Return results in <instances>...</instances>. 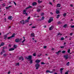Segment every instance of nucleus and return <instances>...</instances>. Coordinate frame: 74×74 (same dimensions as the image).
<instances>
[{
    "mask_svg": "<svg viewBox=\"0 0 74 74\" xmlns=\"http://www.w3.org/2000/svg\"><path fill=\"white\" fill-rule=\"evenodd\" d=\"M26 40L25 39H24L23 41H22V43H23L24 42H25V40Z\"/></svg>",
    "mask_w": 74,
    "mask_h": 74,
    "instance_id": "nucleus-44",
    "label": "nucleus"
},
{
    "mask_svg": "<svg viewBox=\"0 0 74 74\" xmlns=\"http://www.w3.org/2000/svg\"><path fill=\"white\" fill-rule=\"evenodd\" d=\"M15 49V48H11L9 49V51H14Z\"/></svg>",
    "mask_w": 74,
    "mask_h": 74,
    "instance_id": "nucleus-10",
    "label": "nucleus"
},
{
    "mask_svg": "<svg viewBox=\"0 0 74 74\" xmlns=\"http://www.w3.org/2000/svg\"><path fill=\"white\" fill-rule=\"evenodd\" d=\"M35 67H36V70H38V68L40 67V65L38 64H36L35 65Z\"/></svg>",
    "mask_w": 74,
    "mask_h": 74,
    "instance_id": "nucleus-3",
    "label": "nucleus"
},
{
    "mask_svg": "<svg viewBox=\"0 0 74 74\" xmlns=\"http://www.w3.org/2000/svg\"><path fill=\"white\" fill-rule=\"evenodd\" d=\"M64 69L63 68H61L60 69V71L61 72V74H62V71H63V70Z\"/></svg>",
    "mask_w": 74,
    "mask_h": 74,
    "instance_id": "nucleus-15",
    "label": "nucleus"
},
{
    "mask_svg": "<svg viewBox=\"0 0 74 74\" xmlns=\"http://www.w3.org/2000/svg\"><path fill=\"white\" fill-rule=\"evenodd\" d=\"M46 73H53V71H50L49 70H47L46 71Z\"/></svg>",
    "mask_w": 74,
    "mask_h": 74,
    "instance_id": "nucleus-14",
    "label": "nucleus"
},
{
    "mask_svg": "<svg viewBox=\"0 0 74 74\" xmlns=\"http://www.w3.org/2000/svg\"><path fill=\"white\" fill-rule=\"evenodd\" d=\"M40 56H41V54H40V55H38V57H40Z\"/></svg>",
    "mask_w": 74,
    "mask_h": 74,
    "instance_id": "nucleus-53",
    "label": "nucleus"
},
{
    "mask_svg": "<svg viewBox=\"0 0 74 74\" xmlns=\"http://www.w3.org/2000/svg\"><path fill=\"white\" fill-rule=\"evenodd\" d=\"M14 4H15V5H16V3H15V2H14Z\"/></svg>",
    "mask_w": 74,
    "mask_h": 74,
    "instance_id": "nucleus-50",
    "label": "nucleus"
},
{
    "mask_svg": "<svg viewBox=\"0 0 74 74\" xmlns=\"http://www.w3.org/2000/svg\"><path fill=\"white\" fill-rule=\"evenodd\" d=\"M24 20H22L20 21V23H21V24H24L25 23L24 22Z\"/></svg>",
    "mask_w": 74,
    "mask_h": 74,
    "instance_id": "nucleus-19",
    "label": "nucleus"
},
{
    "mask_svg": "<svg viewBox=\"0 0 74 74\" xmlns=\"http://www.w3.org/2000/svg\"><path fill=\"white\" fill-rule=\"evenodd\" d=\"M53 28V26H51L49 28V30H52V29Z\"/></svg>",
    "mask_w": 74,
    "mask_h": 74,
    "instance_id": "nucleus-13",
    "label": "nucleus"
},
{
    "mask_svg": "<svg viewBox=\"0 0 74 74\" xmlns=\"http://www.w3.org/2000/svg\"><path fill=\"white\" fill-rule=\"evenodd\" d=\"M1 55H2V54H3V52H1Z\"/></svg>",
    "mask_w": 74,
    "mask_h": 74,
    "instance_id": "nucleus-64",
    "label": "nucleus"
},
{
    "mask_svg": "<svg viewBox=\"0 0 74 74\" xmlns=\"http://www.w3.org/2000/svg\"><path fill=\"white\" fill-rule=\"evenodd\" d=\"M60 48H64V46H61V47H60Z\"/></svg>",
    "mask_w": 74,
    "mask_h": 74,
    "instance_id": "nucleus-46",
    "label": "nucleus"
},
{
    "mask_svg": "<svg viewBox=\"0 0 74 74\" xmlns=\"http://www.w3.org/2000/svg\"><path fill=\"white\" fill-rule=\"evenodd\" d=\"M51 15H53V13L51 12L50 13Z\"/></svg>",
    "mask_w": 74,
    "mask_h": 74,
    "instance_id": "nucleus-62",
    "label": "nucleus"
},
{
    "mask_svg": "<svg viewBox=\"0 0 74 74\" xmlns=\"http://www.w3.org/2000/svg\"><path fill=\"white\" fill-rule=\"evenodd\" d=\"M5 8L6 9H9V7H5Z\"/></svg>",
    "mask_w": 74,
    "mask_h": 74,
    "instance_id": "nucleus-48",
    "label": "nucleus"
},
{
    "mask_svg": "<svg viewBox=\"0 0 74 74\" xmlns=\"http://www.w3.org/2000/svg\"><path fill=\"white\" fill-rule=\"evenodd\" d=\"M14 48H16L17 47H18V46L17 45H15L14 46Z\"/></svg>",
    "mask_w": 74,
    "mask_h": 74,
    "instance_id": "nucleus-26",
    "label": "nucleus"
},
{
    "mask_svg": "<svg viewBox=\"0 0 74 74\" xmlns=\"http://www.w3.org/2000/svg\"><path fill=\"white\" fill-rule=\"evenodd\" d=\"M7 35H4V39H6L7 38Z\"/></svg>",
    "mask_w": 74,
    "mask_h": 74,
    "instance_id": "nucleus-23",
    "label": "nucleus"
},
{
    "mask_svg": "<svg viewBox=\"0 0 74 74\" xmlns=\"http://www.w3.org/2000/svg\"><path fill=\"white\" fill-rule=\"evenodd\" d=\"M38 3H42V1H40V0H38Z\"/></svg>",
    "mask_w": 74,
    "mask_h": 74,
    "instance_id": "nucleus-34",
    "label": "nucleus"
},
{
    "mask_svg": "<svg viewBox=\"0 0 74 74\" xmlns=\"http://www.w3.org/2000/svg\"><path fill=\"white\" fill-rule=\"evenodd\" d=\"M47 48V46H44V48Z\"/></svg>",
    "mask_w": 74,
    "mask_h": 74,
    "instance_id": "nucleus-51",
    "label": "nucleus"
},
{
    "mask_svg": "<svg viewBox=\"0 0 74 74\" xmlns=\"http://www.w3.org/2000/svg\"><path fill=\"white\" fill-rule=\"evenodd\" d=\"M30 19V16H29V17L27 18V19H28V20H29Z\"/></svg>",
    "mask_w": 74,
    "mask_h": 74,
    "instance_id": "nucleus-43",
    "label": "nucleus"
},
{
    "mask_svg": "<svg viewBox=\"0 0 74 74\" xmlns=\"http://www.w3.org/2000/svg\"><path fill=\"white\" fill-rule=\"evenodd\" d=\"M4 45V43L3 42L1 43V44L0 45V47L1 46H3Z\"/></svg>",
    "mask_w": 74,
    "mask_h": 74,
    "instance_id": "nucleus-20",
    "label": "nucleus"
},
{
    "mask_svg": "<svg viewBox=\"0 0 74 74\" xmlns=\"http://www.w3.org/2000/svg\"><path fill=\"white\" fill-rule=\"evenodd\" d=\"M32 28H36V27H32Z\"/></svg>",
    "mask_w": 74,
    "mask_h": 74,
    "instance_id": "nucleus-59",
    "label": "nucleus"
},
{
    "mask_svg": "<svg viewBox=\"0 0 74 74\" xmlns=\"http://www.w3.org/2000/svg\"><path fill=\"white\" fill-rule=\"evenodd\" d=\"M32 7L30 6H29L27 7V8H26V9H29L30 8H32Z\"/></svg>",
    "mask_w": 74,
    "mask_h": 74,
    "instance_id": "nucleus-17",
    "label": "nucleus"
},
{
    "mask_svg": "<svg viewBox=\"0 0 74 74\" xmlns=\"http://www.w3.org/2000/svg\"><path fill=\"white\" fill-rule=\"evenodd\" d=\"M40 61L39 60H37L36 61V62L37 63H40Z\"/></svg>",
    "mask_w": 74,
    "mask_h": 74,
    "instance_id": "nucleus-12",
    "label": "nucleus"
},
{
    "mask_svg": "<svg viewBox=\"0 0 74 74\" xmlns=\"http://www.w3.org/2000/svg\"><path fill=\"white\" fill-rule=\"evenodd\" d=\"M73 34V33H71L70 34V36H72V35Z\"/></svg>",
    "mask_w": 74,
    "mask_h": 74,
    "instance_id": "nucleus-57",
    "label": "nucleus"
},
{
    "mask_svg": "<svg viewBox=\"0 0 74 74\" xmlns=\"http://www.w3.org/2000/svg\"><path fill=\"white\" fill-rule=\"evenodd\" d=\"M10 73V71H9L8 72V74H9Z\"/></svg>",
    "mask_w": 74,
    "mask_h": 74,
    "instance_id": "nucleus-60",
    "label": "nucleus"
},
{
    "mask_svg": "<svg viewBox=\"0 0 74 74\" xmlns=\"http://www.w3.org/2000/svg\"><path fill=\"white\" fill-rule=\"evenodd\" d=\"M33 56H36V53H34L33 54Z\"/></svg>",
    "mask_w": 74,
    "mask_h": 74,
    "instance_id": "nucleus-35",
    "label": "nucleus"
},
{
    "mask_svg": "<svg viewBox=\"0 0 74 74\" xmlns=\"http://www.w3.org/2000/svg\"><path fill=\"white\" fill-rule=\"evenodd\" d=\"M40 10H40V9H37V12H40Z\"/></svg>",
    "mask_w": 74,
    "mask_h": 74,
    "instance_id": "nucleus-30",
    "label": "nucleus"
},
{
    "mask_svg": "<svg viewBox=\"0 0 74 74\" xmlns=\"http://www.w3.org/2000/svg\"><path fill=\"white\" fill-rule=\"evenodd\" d=\"M66 16V13H64L63 14V16H64V17H65Z\"/></svg>",
    "mask_w": 74,
    "mask_h": 74,
    "instance_id": "nucleus-36",
    "label": "nucleus"
},
{
    "mask_svg": "<svg viewBox=\"0 0 74 74\" xmlns=\"http://www.w3.org/2000/svg\"><path fill=\"white\" fill-rule=\"evenodd\" d=\"M12 18H13V17L11 16L8 17V19H9V20H12Z\"/></svg>",
    "mask_w": 74,
    "mask_h": 74,
    "instance_id": "nucleus-8",
    "label": "nucleus"
},
{
    "mask_svg": "<svg viewBox=\"0 0 74 74\" xmlns=\"http://www.w3.org/2000/svg\"><path fill=\"white\" fill-rule=\"evenodd\" d=\"M56 53L57 54V55H59V53L58 52Z\"/></svg>",
    "mask_w": 74,
    "mask_h": 74,
    "instance_id": "nucleus-52",
    "label": "nucleus"
},
{
    "mask_svg": "<svg viewBox=\"0 0 74 74\" xmlns=\"http://www.w3.org/2000/svg\"><path fill=\"white\" fill-rule=\"evenodd\" d=\"M58 24H61V23H61L60 22V21H58Z\"/></svg>",
    "mask_w": 74,
    "mask_h": 74,
    "instance_id": "nucleus-39",
    "label": "nucleus"
},
{
    "mask_svg": "<svg viewBox=\"0 0 74 74\" xmlns=\"http://www.w3.org/2000/svg\"><path fill=\"white\" fill-rule=\"evenodd\" d=\"M32 56H29L28 57H26L25 58L27 60H32Z\"/></svg>",
    "mask_w": 74,
    "mask_h": 74,
    "instance_id": "nucleus-1",
    "label": "nucleus"
},
{
    "mask_svg": "<svg viewBox=\"0 0 74 74\" xmlns=\"http://www.w3.org/2000/svg\"><path fill=\"white\" fill-rule=\"evenodd\" d=\"M9 47H11V45L9 44Z\"/></svg>",
    "mask_w": 74,
    "mask_h": 74,
    "instance_id": "nucleus-54",
    "label": "nucleus"
},
{
    "mask_svg": "<svg viewBox=\"0 0 74 74\" xmlns=\"http://www.w3.org/2000/svg\"><path fill=\"white\" fill-rule=\"evenodd\" d=\"M64 58H65L66 59H68V55H66L64 56Z\"/></svg>",
    "mask_w": 74,
    "mask_h": 74,
    "instance_id": "nucleus-9",
    "label": "nucleus"
},
{
    "mask_svg": "<svg viewBox=\"0 0 74 74\" xmlns=\"http://www.w3.org/2000/svg\"><path fill=\"white\" fill-rule=\"evenodd\" d=\"M61 40H64V38L62 37L61 38Z\"/></svg>",
    "mask_w": 74,
    "mask_h": 74,
    "instance_id": "nucleus-41",
    "label": "nucleus"
},
{
    "mask_svg": "<svg viewBox=\"0 0 74 74\" xmlns=\"http://www.w3.org/2000/svg\"><path fill=\"white\" fill-rule=\"evenodd\" d=\"M70 63V62H68L66 64V65L67 66H69V64Z\"/></svg>",
    "mask_w": 74,
    "mask_h": 74,
    "instance_id": "nucleus-29",
    "label": "nucleus"
},
{
    "mask_svg": "<svg viewBox=\"0 0 74 74\" xmlns=\"http://www.w3.org/2000/svg\"><path fill=\"white\" fill-rule=\"evenodd\" d=\"M23 14H25V16L27 15V13H26V10H24L23 11Z\"/></svg>",
    "mask_w": 74,
    "mask_h": 74,
    "instance_id": "nucleus-6",
    "label": "nucleus"
},
{
    "mask_svg": "<svg viewBox=\"0 0 74 74\" xmlns=\"http://www.w3.org/2000/svg\"><path fill=\"white\" fill-rule=\"evenodd\" d=\"M19 60H21V59H22V60H23L24 59L22 57H21L19 58Z\"/></svg>",
    "mask_w": 74,
    "mask_h": 74,
    "instance_id": "nucleus-18",
    "label": "nucleus"
},
{
    "mask_svg": "<svg viewBox=\"0 0 74 74\" xmlns=\"http://www.w3.org/2000/svg\"><path fill=\"white\" fill-rule=\"evenodd\" d=\"M3 5V6H4V7H5V3H3V4H2Z\"/></svg>",
    "mask_w": 74,
    "mask_h": 74,
    "instance_id": "nucleus-47",
    "label": "nucleus"
},
{
    "mask_svg": "<svg viewBox=\"0 0 74 74\" xmlns=\"http://www.w3.org/2000/svg\"><path fill=\"white\" fill-rule=\"evenodd\" d=\"M49 3L50 4H51V5H52V3H51V2H50Z\"/></svg>",
    "mask_w": 74,
    "mask_h": 74,
    "instance_id": "nucleus-61",
    "label": "nucleus"
},
{
    "mask_svg": "<svg viewBox=\"0 0 74 74\" xmlns=\"http://www.w3.org/2000/svg\"><path fill=\"white\" fill-rule=\"evenodd\" d=\"M15 34H13L12 35V36L9 37H8V39H10V38H12V37H15Z\"/></svg>",
    "mask_w": 74,
    "mask_h": 74,
    "instance_id": "nucleus-5",
    "label": "nucleus"
},
{
    "mask_svg": "<svg viewBox=\"0 0 74 74\" xmlns=\"http://www.w3.org/2000/svg\"><path fill=\"white\" fill-rule=\"evenodd\" d=\"M4 21H6V18H4Z\"/></svg>",
    "mask_w": 74,
    "mask_h": 74,
    "instance_id": "nucleus-58",
    "label": "nucleus"
},
{
    "mask_svg": "<svg viewBox=\"0 0 74 74\" xmlns=\"http://www.w3.org/2000/svg\"><path fill=\"white\" fill-rule=\"evenodd\" d=\"M30 64H32L33 63V60H31L30 62Z\"/></svg>",
    "mask_w": 74,
    "mask_h": 74,
    "instance_id": "nucleus-33",
    "label": "nucleus"
},
{
    "mask_svg": "<svg viewBox=\"0 0 74 74\" xmlns=\"http://www.w3.org/2000/svg\"><path fill=\"white\" fill-rule=\"evenodd\" d=\"M2 51H3V53L5 52V50H4L3 49Z\"/></svg>",
    "mask_w": 74,
    "mask_h": 74,
    "instance_id": "nucleus-56",
    "label": "nucleus"
},
{
    "mask_svg": "<svg viewBox=\"0 0 74 74\" xmlns=\"http://www.w3.org/2000/svg\"><path fill=\"white\" fill-rule=\"evenodd\" d=\"M66 52V51H62V53H64Z\"/></svg>",
    "mask_w": 74,
    "mask_h": 74,
    "instance_id": "nucleus-27",
    "label": "nucleus"
},
{
    "mask_svg": "<svg viewBox=\"0 0 74 74\" xmlns=\"http://www.w3.org/2000/svg\"><path fill=\"white\" fill-rule=\"evenodd\" d=\"M37 5V3L36 2H34V3H32V5L34 6V5Z\"/></svg>",
    "mask_w": 74,
    "mask_h": 74,
    "instance_id": "nucleus-16",
    "label": "nucleus"
},
{
    "mask_svg": "<svg viewBox=\"0 0 74 74\" xmlns=\"http://www.w3.org/2000/svg\"><path fill=\"white\" fill-rule=\"evenodd\" d=\"M59 35H60V36H62V34H61L60 33H58L57 34V36H59Z\"/></svg>",
    "mask_w": 74,
    "mask_h": 74,
    "instance_id": "nucleus-28",
    "label": "nucleus"
},
{
    "mask_svg": "<svg viewBox=\"0 0 74 74\" xmlns=\"http://www.w3.org/2000/svg\"><path fill=\"white\" fill-rule=\"evenodd\" d=\"M70 49H68V51H67V52L68 53H70Z\"/></svg>",
    "mask_w": 74,
    "mask_h": 74,
    "instance_id": "nucleus-31",
    "label": "nucleus"
},
{
    "mask_svg": "<svg viewBox=\"0 0 74 74\" xmlns=\"http://www.w3.org/2000/svg\"><path fill=\"white\" fill-rule=\"evenodd\" d=\"M34 36H35V34H34V33H31V37H34Z\"/></svg>",
    "mask_w": 74,
    "mask_h": 74,
    "instance_id": "nucleus-11",
    "label": "nucleus"
},
{
    "mask_svg": "<svg viewBox=\"0 0 74 74\" xmlns=\"http://www.w3.org/2000/svg\"><path fill=\"white\" fill-rule=\"evenodd\" d=\"M58 52L59 53H60V52H61V50H60L59 51H58Z\"/></svg>",
    "mask_w": 74,
    "mask_h": 74,
    "instance_id": "nucleus-49",
    "label": "nucleus"
},
{
    "mask_svg": "<svg viewBox=\"0 0 74 74\" xmlns=\"http://www.w3.org/2000/svg\"><path fill=\"white\" fill-rule=\"evenodd\" d=\"M58 10H59V9H57L56 10V14H59L60 13V11Z\"/></svg>",
    "mask_w": 74,
    "mask_h": 74,
    "instance_id": "nucleus-7",
    "label": "nucleus"
},
{
    "mask_svg": "<svg viewBox=\"0 0 74 74\" xmlns=\"http://www.w3.org/2000/svg\"><path fill=\"white\" fill-rule=\"evenodd\" d=\"M71 28H73L74 27V25H71Z\"/></svg>",
    "mask_w": 74,
    "mask_h": 74,
    "instance_id": "nucleus-38",
    "label": "nucleus"
},
{
    "mask_svg": "<svg viewBox=\"0 0 74 74\" xmlns=\"http://www.w3.org/2000/svg\"><path fill=\"white\" fill-rule=\"evenodd\" d=\"M45 64V63L43 62H42L41 63V64Z\"/></svg>",
    "mask_w": 74,
    "mask_h": 74,
    "instance_id": "nucleus-40",
    "label": "nucleus"
},
{
    "mask_svg": "<svg viewBox=\"0 0 74 74\" xmlns=\"http://www.w3.org/2000/svg\"><path fill=\"white\" fill-rule=\"evenodd\" d=\"M53 21V18L52 17H51L49 20L48 21V22L49 23H51V22Z\"/></svg>",
    "mask_w": 74,
    "mask_h": 74,
    "instance_id": "nucleus-4",
    "label": "nucleus"
},
{
    "mask_svg": "<svg viewBox=\"0 0 74 74\" xmlns=\"http://www.w3.org/2000/svg\"><path fill=\"white\" fill-rule=\"evenodd\" d=\"M70 6L71 7H72L73 6V5L72 4H71V5H70Z\"/></svg>",
    "mask_w": 74,
    "mask_h": 74,
    "instance_id": "nucleus-55",
    "label": "nucleus"
},
{
    "mask_svg": "<svg viewBox=\"0 0 74 74\" xmlns=\"http://www.w3.org/2000/svg\"><path fill=\"white\" fill-rule=\"evenodd\" d=\"M45 18V17H44V16H42V17L41 19L40 20V21H42V20H44Z\"/></svg>",
    "mask_w": 74,
    "mask_h": 74,
    "instance_id": "nucleus-24",
    "label": "nucleus"
},
{
    "mask_svg": "<svg viewBox=\"0 0 74 74\" xmlns=\"http://www.w3.org/2000/svg\"><path fill=\"white\" fill-rule=\"evenodd\" d=\"M59 17H60V15H59V14L56 17L57 19L59 18Z\"/></svg>",
    "mask_w": 74,
    "mask_h": 74,
    "instance_id": "nucleus-25",
    "label": "nucleus"
},
{
    "mask_svg": "<svg viewBox=\"0 0 74 74\" xmlns=\"http://www.w3.org/2000/svg\"><path fill=\"white\" fill-rule=\"evenodd\" d=\"M21 40H22V39H19L18 38L15 39V41L16 42H20Z\"/></svg>",
    "mask_w": 74,
    "mask_h": 74,
    "instance_id": "nucleus-2",
    "label": "nucleus"
},
{
    "mask_svg": "<svg viewBox=\"0 0 74 74\" xmlns=\"http://www.w3.org/2000/svg\"><path fill=\"white\" fill-rule=\"evenodd\" d=\"M19 63H17L16 64V66H19Z\"/></svg>",
    "mask_w": 74,
    "mask_h": 74,
    "instance_id": "nucleus-32",
    "label": "nucleus"
},
{
    "mask_svg": "<svg viewBox=\"0 0 74 74\" xmlns=\"http://www.w3.org/2000/svg\"><path fill=\"white\" fill-rule=\"evenodd\" d=\"M60 6H61V5H60V4L58 3L57 4V7H60Z\"/></svg>",
    "mask_w": 74,
    "mask_h": 74,
    "instance_id": "nucleus-21",
    "label": "nucleus"
},
{
    "mask_svg": "<svg viewBox=\"0 0 74 74\" xmlns=\"http://www.w3.org/2000/svg\"><path fill=\"white\" fill-rule=\"evenodd\" d=\"M44 15V13H42L41 14V16H43V15Z\"/></svg>",
    "mask_w": 74,
    "mask_h": 74,
    "instance_id": "nucleus-37",
    "label": "nucleus"
},
{
    "mask_svg": "<svg viewBox=\"0 0 74 74\" xmlns=\"http://www.w3.org/2000/svg\"><path fill=\"white\" fill-rule=\"evenodd\" d=\"M64 27V28H66V27H67V24H65L63 26Z\"/></svg>",
    "mask_w": 74,
    "mask_h": 74,
    "instance_id": "nucleus-22",
    "label": "nucleus"
},
{
    "mask_svg": "<svg viewBox=\"0 0 74 74\" xmlns=\"http://www.w3.org/2000/svg\"><path fill=\"white\" fill-rule=\"evenodd\" d=\"M26 22H29V20H25Z\"/></svg>",
    "mask_w": 74,
    "mask_h": 74,
    "instance_id": "nucleus-45",
    "label": "nucleus"
},
{
    "mask_svg": "<svg viewBox=\"0 0 74 74\" xmlns=\"http://www.w3.org/2000/svg\"><path fill=\"white\" fill-rule=\"evenodd\" d=\"M3 56L5 57V56H7V54H3Z\"/></svg>",
    "mask_w": 74,
    "mask_h": 74,
    "instance_id": "nucleus-42",
    "label": "nucleus"
},
{
    "mask_svg": "<svg viewBox=\"0 0 74 74\" xmlns=\"http://www.w3.org/2000/svg\"><path fill=\"white\" fill-rule=\"evenodd\" d=\"M65 74H68V72H66L65 73Z\"/></svg>",
    "mask_w": 74,
    "mask_h": 74,
    "instance_id": "nucleus-63",
    "label": "nucleus"
}]
</instances>
